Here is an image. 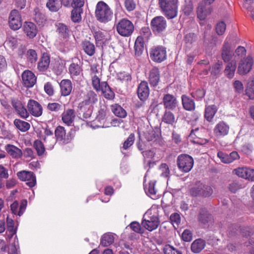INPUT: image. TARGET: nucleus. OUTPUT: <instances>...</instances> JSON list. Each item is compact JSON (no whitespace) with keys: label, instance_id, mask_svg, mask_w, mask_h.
I'll return each mask as SVG.
<instances>
[{"label":"nucleus","instance_id":"obj_1","mask_svg":"<svg viewBox=\"0 0 254 254\" xmlns=\"http://www.w3.org/2000/svg\"><path fill=\"white\" fill-rule=\"evenodd\" d=\"M95 15L97 21L105 24L112 20L113 12L106 3L103 1H100L96 4Z\"/></svg>","mask_w":254,"mask_h":254},{"label":"nucleus","instance_id":"obj_2","mask_svg":"<svg viewBox=\"0 0 254 254\" xmlns=\"http://www.w3.org/2000/svg\"><path fill=\"white\" fill-rule=\"evenodd\" d=\"M158 212L157 208H152L143 216L141 225L145 229L152 231L158 227L160 221Z\"/></svg>","mask_w":254,"mask_h":254},{"label":"nucleus","instance_id":"obj_3","mask_svg":"<svg viewBox=\"0 0 254 254\" xmlns=\"http://www.w3.org/2000/svg\"><path fill=\"white\" fill-rule=\"evenodd\" d=\"M161 10L168 19L176 17L178 14V0H159Z\"/></svg>","mask_w":254,"mask_h":254},{"label":"nucleus","instance_id":"obj_4","mask_svg":"<svg viewBox=\"0 0 254 254\" xmlns=\"http://www.w3.org/2000/svg\"><path fill=\"white\" fill-rule=\"evenodd\" d=\"M213 192V190L210 186L200 182L196 183L189 190L190 194L192 197H209Z\"/></svg>","mask_w":254,"mask_h":254},{"label":"nucleus","instance_id":"obj_5","mask_svg":"<svg viewBox=\"0 0 254 254\" xmlns=\"http://www.w3.org/2000/svg\"><path fill=\"white\" fill-rule=\"evenodd\" d=\"M23 97H12L10 103L16 114L23 119L26 120L30 115L25 107V103Z\"/></svg>","mask_w":254,"mask_h":254},{"label":"nucleus","instance_id":"obj_6","mask_svg":"<svg viewBox=\"0 0 254 254\" xmlns=\"http://www.w3.org/2000/svg\"><path fill=\"white\" fill-rule=\"evenodd\" d=\"M116 28L118 34L125 37L130 36L134 30L133 23L126 18L120 20L116 24Z\"/></svg>","mask_w":254,"mask_h":254},{"label":"nucleus","instance_id":"obj_7","mask_svg":"<svg viewBox=\"0 0 254 254\" xmlns=\"http://www.w3.org/2000/svg\"><path fill=\"white\" fill-rule=\"evenodd\" d=\"M177 165L181 172L188 173L191 170L193 166V159L188 154H182L177 157Z\"/></svg>","mask_w":254,"mask_h":254},{"label":"nucleus","instance_id":"obj_8","mask_svg":"<svg viewBox=\"0 0 254 254\" xmlns=\"http://www.w3.org/2000/svg\"><path fill=\"white\" fill-rule=\"evenodd\" d=\"M150 26L154 34H163L167 26V21L163 16H157L151 20Z\"/></svg>","mask_w":254,"mask_h":254},{"label":"nucleus","instance_id":"obj_9","mask_svg":"<svg viewBox=\"0 0 254 254\" xmlns=\"http://www.w3.org/2000/svg\"><path fill=\"white\" fill-rule=\"evenodd\" d=\"M74 130L71 129L67 133L64 127L58 126L55 130V135L56 140L63 144L69 143L74 137Z\"/></svg>","mask_w":254,"mask_h":254},{"label":"nucleus","instance_id":"obj_10","mask_svg":"<svg viewBox=\"0 0 254 254\" xmlns=\"http://www.w3.org/2000/svg\"><path fill=\"white\" fill-rule=\"evenodd\" d=\"M150 58L154 62L160 63L166 58V48L162 46H154L149 52Z\"/></svg>","mask_w":254,"mask_h":254},{"label":"nucleus","instance_id":"obj_11","mask_svg":"<svg viewBox=\"0 0 254 254\" xmlns=\"http://www.w3.org/2000/svg\"><path fill=\"white\" fill-rule=\"evenodd\" d=\"M107 113L108 108L107 106L105 104L100 105L93 124L97 127H105Z\"/></svg>","mask_w":254,"mask_h":254},{"label":"nucleus","instance_id":"obj_12","mask_svg":"<svg viewBox=\"0 0 254 254\" xmlns=\"http://www.w3.org/2000/svg\"><path fill=\"white\" fill-rule=\"evenodd\" d=\"M8 24L10 29L13 30L19 29L22 26L21 16L16 9L12 10L8 17Z\"/></svg>","mask_w":254,"mask_h":254},{"label":"nucleus","instance_id":"obj_13","mask_svg":"<svg viewBox=\"0 0 254 254\" xmlns=\"http://www.w3.org/2000/svg\"><path fill=\"white\" fill-rule=\"evenodd\" d=\"M197 221L204 225H209L214 221L212 215L205 207H200L199 209L197 217Z\"/></svg>","mask_w":254,"mask_h":254},{"label":"nucleus","instance_id":"obj_14","mask_svg":"<svg viewBox=\"0 0 254 254\" xmlns=\"http://www.w3.org/2000/svg\"><path fill=\"white\" fill-rule=\"evenodd\" d=\"M17 176L20 180L26 182L27 185L30 188H32L36 185V177L32 172L21 171L17 173Z\"/></svg>","mask_w":254,"mask_h":254},{"label":"nucleus","instance_id":"obj_15","mask_svg":"<svg viewBox=\"0 0 254 254\" xmlns=\"http://www.w3.org/2000/svg\"><path fill=\"white\" fill-rule=\"evenodd\" d=\"M210 4L206 3L204 1H200L197 8V17L201 20H204L206 17L211 13L213 10Z\"/></svg>","mask_w":254,"mask_h":254},{"label":"nucleus","instance_id":"obj_16","mask_svg":"<svg viewBox=\"0 0 254 254\" xmlns=\"http://www.w3.org/2000/svg\"><path fill=\"white\" fill-rule=\"evenodd\" d=\"M254 64L253 58L248 56L246 59L241 60L238 67L237 72L240 75H245L249 72Z\"/></svg>","mask_w":254,"mask_h":254},{"label":"nucleus","instance_id":"obj_17","mask_svg":"<svg viewBox=\"0 0 254 254\" xmlns=\"http://www.w3.org/2000/svg\"><path fill=\"white\" fill-rule=\"evenodd\" d=\"M27 111L29 114L35 117H39L42 115L43 108L41 105L37 101L29 99L27 105Z\"/></svg>","mask_w":254,"mask_h":254},{"label":"nucleus","instance_id":"obj_18","mask_svg":"<svg viewBox=\"0 0 254 254\" xmlns=\"http://www.w3.org/2000/svg\"><path fill=\"white\" fill-rule=\"evenodd\" d=\"M21 76L23 84L26 87H32L36 83L37 78L35 75L29 70L24 71Z\"/></svg>","mask_w":254,"mask_h":254},{"label":"nucleus","instance_id":"obj_19","mask_svg":"<svg viewBox=\"0 0 254 254\" xmlns=\"http://www.w3.org/2000/svg\"><path fill=\"white\" fill-rule=\"evenodd\" d=\"M82 63L79 59L76 58L68 67L69 73L72 79L82 73Z\"/></svg>","mask_w":254,"mask_h":254},{"label":"nucleus","instance_id":"obj_20","mask_svg":"<svg viewBox=\"0 0 254 254\" xmlns=\"http://www.w3.org/2000/svg\"><path fill=\"white\" fill-rule=\"evenodd\" d=\"M217 157L222 162L225 164L232 163L234 161L239 159L240 157L238 153L236 151H232L229 154L220 151L217 153Z\"/></svg>","mask_w":254,"mask_h":254},{"label":"nucleus","instance_id":"obj_21","mask_svg":"<svg viewBox=\"0 0 254 254\" xmlns=\"http://www.w3.org/2000/svg\"><path fill=\"white\" fill-rule=\"evenodd\" d=\"M177 98L174 95L167 93L163 95L162 104L164 108L168 110H174L178 105Z\"/></svg>","mask_w":254,"mask_h":254},{"label":"nucleus","instance_id":"obj_22","mask_svg":"<svg viewBox=\"0 0 254 254\" xmlns=\"http://www.w3.org/2000/svg\"><path fill=\"white\" fill-rule=\"evenodd\" d=\"M137 93L139 99L142 101H144L148 98L150 90L147 81H141L138 86Z\"/></svg>","mask_w":254,"mask_h":254},{"label":"nucleus","instance_id":"obj_23","mask_svg":"<svg viewBox=\"0 0 254 254\" xmlns=\"http://www.w3.org/2000/svg\"><path fill=\"white\" fill-rule=\"evenodd\" d=\"M78 107L83 114V120L85 121L91 117L94 108L93 106L83 100L79 103Z\"/></svg>","mask_w":254,"mask_h":254},{"label":"nucleus","instance_id":"obj_24","mask_svg":"<svg viewBox=\"0 0 254 254\" xmlns=\"http://www.w3.org/2000/svg\"><path fill=\"white\" fill-rule=\"evenodd\" d=\"M234 55L230 43L225 41L221 49V58L225 63L229 62Z\"/></svg>","mask_w":254,"mask_h":254},{"label":"nucleus","instance_id":"obj_25","mask_svg":"<svg viewBox=\"0 0 254 254\" xmlns=\"http://www.w3.org/2000/svg\"><path fill=\"white\" fill-rule=\"evenodd\" d=\"M22 29L24 33L30 39L34 38L38 32L36 25L32 22H24Z\"/></svg>","mask_w":254,"mask_h":254},{"label":"nucleus","instance_id":"obj_26","mask_svg":"<svg viewBox=\"0 0 254 254\" xmlns=\"http://www.w3.org/2000/svg\"><path fill=\"white\" fill-rule=\"evenodd\" d=\"M197 39V35L194 33L190 32L184 36L183 40L185 43L184 49L186 52H189L191 49Z\"/></svg>","mask_w":254,"mask_h":254},{"label":"nucleus","instance_id":"obj_27","mask_svg":"<svg viewBox=\"0 0 254 254\" xmlns=\"http://www.w3.org/2000/svg\"><path fill=\"white\" fill-rule=\"evenodd\" d=\"M229 130L228 125L224 121H220L215 126L213 132L217 136H224L228 133Z\"/></svg>","mask_w":254,"mask_h":254},{"label":"nucleus","instance_id":"obj_28","mask_svg":"<svg viewBox=\"0 0 254 254\" xmlns=\"http://www.w3.org/2000/svg\"><path fill=\"white\" fill-rule=\"evenodd\" d=\"M60 92L64 97L68 96L72 90V83L69 79H63L60 83Z\"/></svg>","mask_w":254,"mask_h":254},{"label":"nucleus","instance_id":"obj_29","mask_svg":"<svg viewBox=\"0 0 254 254\" xmlns=\"http://www.w3.org/2000/svg\"><path fill=\"white\" fill-rule=\"evenodd\" d=\"M160 71L157 67H153L149 71L148 75V81L152 87H155L158 85L160 81Z\"/></svg>","mask_w":254,"mask_h":254},{"label":"nucleus","instance_id":"obj_30","mask_svg":"<svg viewBox=\"0 0 254 254\" xmlns=\"http://www.w3.org/2000/svg\"><path fill=\"white\" fill-rule=\"evenodd\" d=\"M181 101L183 108L188 111H193L195 109L194 99L186 94L181 96Z\"/></svg>","mask_w":254,"mask_h":254},{"label":"nucleus","instance_id":"obj_31","mask_svg":"<svg viewBox=\"0 0 254 254\" xmlns=\"http://www.w3.org/2000/svg\"><path fill=\"white\" fill-rule=\"evenodd\" d=\"M5 150L9 155L13 159H19L23 155L22 151L14 145L7 144L5 146Z\"/></svg>","mask_w":254,"mask_h":254},{"label":"nucleus","instance_id":"obj_32","mask_svg":"<svg viewBox=\"0 0 254 254\" xmlns=\"http://www.w3.org/2000/svg\"><path fill=\"white\" fill-rule=\"evenodd\" d=\"M75 118V111L72 109L64 110L62 114L63 122L67 126H70L73 123Z\"/></svg>","mask_w":254,"mask_h":254},{"label":"nucleus","instance_id":"obj_33","mask_svg":"<svg viewBox=\"0 0 254 254\" xmlns=\"http://www.w3.org/2000/svg\"><path fill=\"white\" fill-rule=\"evenodd\" d=\"M50 58L47 53H44L39 62L38 63L37 68L39 71L44 72L46 71L50 65Z\"/></svg>","mask_w":254,"mask_h":254},{"label":"nucleus","instance_id":"obj_34","mask_svg":"<svg viewBox=\"0 0 254 254\" xmlns=\"http://www.w3.org/2000/svg\"><path fill=\"white\" fill-rule=\"evenodd\" d=\"M82 50L88 56H92L95 53V46L90 41L85 40L81 43Z\"/></svg>","mask_w":254,"mask_h":254},{"label":"nucleus","instance_id":"obj_35","mask_svg":"<svg viewBox=\"0 0 254 254\" xmlns=\"http://www.w3.org/2000/svg\"><path fill=\"white\" fill-rule=\"evenodd\" d=\"M104 97L108 100H113L115 98V93L108 85L107 82H102V87L101 90Z\"/></svg>","mask_w":254,"mask_h":254},{"label":"nucleus","instance_id":"obj_36","mask_svg":"<svg viewBox=\"0 0 254 254\" xmlns=\"http://www.w3.org/2000/svg\"><path fill=\"white\" fill-rule=\"evenodd\" d=\"M206 242L202 239L194 240L191 245V250L195 254L200 253L205 247Z\"/></svg>","mask_w":254,"mask_h":254},{"label":"nucleus","instance_id":"obj_37","mask_svg":"<svg viewBox=\"0 0 254 254\" xmlns=\"http://www.w3.org/2000/svg\"><path fill=\"white\" fill-rule=\"evenodd\" d=\"M98 95L93 90H89L84 95L83 101L93 106L98 101Z\"/></svg>","mask_w":254,"mask_h":254},{"label":"nucleus","instance_id":"obj_38","mask_svg":"<svg viewBox=\"0 0 254 254\" xmlns=\"http://www.w3.org/2000/svg\"><path fill=\"white\" fill-rule=\"evenodd\" d=\"M217 111V108L215 105L206 106L204 112V118L209 122H211Z\"/></svg>","mask_w":254,"mask_h":254},{"label":"nucleus","instance_id":"obj_39","mask_svg":"<svg viewBox=\"0 0 254 254\" xmlns=\"http://www.w3.org/2000/svg\"><path fill=\"white\" fill-rule=\"evenodd\" d=\"M145 138L148 142L152 141L154 145H160L161 139L158 135H156L154 130L148 131L144 133Z\"/></svg>","mask_w":254,"mask_h":254},{"label":"nucleus","instance_id":"obj_40","mask_svg":"<svg viewBox=\"0 0 254 254\" xmlns=\"http://www.w3.org/2000/svg\"><path fill=\"white\" fill-rule=\"evenodd\" d=\"M236 69V63L235 61L228 62L224 71L225 76L228 78H232Z\"/></svg>","mask_w":254,"mask_h":254},{"label":"nucleus","instance_id":"obj_41","mask_svg":"<svg viewBox=\"0 0 254 254\" xmlns=\"http://www.w3.org/2000/svg\"><path fill=\"white\" fill-rule=\"evenodd\" d=\"M34 19L39 25L43 24L46 21V18L43 12L39 8L36 7L34 10Z\"/></svg>","mask_w":254,"mask_h":254},{"label":"nucleus","instance_id":"obj_42","mask_svg":"<svg viewBox=\"0 0 254 254\" xmlns=\"http://www.w3.org/2000/svg\"><path fill=\"white\" fill-rule=\"evenodd\" d=\"M13 124L17 129L22 132L27 131L30 127V125L29 123L19 119H15L13 121Z\"/></svg>","mask_w":254,"mask_h":254},{"label":"nucleus","instance_id":"obj_43","mask_svg":"<svg viewBox=\"0 0 254 254\" xmlns=\"http://www.w3.org/2000/svg\"><path fill=\"white\" fill-rule=\"evenodd\" d=\"M114 235L112 233L104 234L101 237L100 245L103 247H108L112 244L114 242Z\"/></svg>","mask_w":254,"mask_h":254},{"label":"nucleus","instance_id":"obj_44","mask_svg":"<svg viewBox=\"0 0 254 254\" xmlns=\"http://www.w3.org/2000/svg\"><path fill=\"white\" fill-rule=\"evenodd\" d=\"M46 7L53 12L58 11L62 8V4L59 0H48Z\"/></svg>","mask_w":254,"mask_h":254},{"label":"nucleus","instance_id":"obj_45","mask_svg":"<svg viewBox=\"0 0 254 254\" xmlns=\"http://www.w3.org/2000/svg\"><path fill=\"white\" fill-rule=\"evenodd\" d=\"M92 31L96 45L98 46L104 44L105 42V33L100 30H94Z\"/></svg>","mask_w":254,"mask_h":254},{"label":"nucleus","instance_id":"obj_46","mask_svg":"<svg viewBox=\"0 0 254 254\" xmlns=\"http://www.w3.org/2000/svg\"><path fill=\"white\" fill-rule=\"evenodd\" d=\"M57 30L60 36L66 38L69 36V30L68 27L64 23H59L57 25Z\"/></svg>","mask_w":254,"mask_h":254},{"label":"nucleus","instance_id":"obj_47","mask_svg":"<svg viewBox=\"0 0 254 254\" xmlns=\"http://www.w3.org/2000/svg\"><path fill=\"white\" fill-rule=\"evenodd\" d=\"M111 110L113 113L117 117L124 118L127 116V112L120 105L114 104L111 106Z\"/></svg>","mask_w":254,"mask_h":254},{"label":"nucleus","instance_id":"obj_48","mask_svg":"<svg viewBox=\"0 0 254 254\" xmlns=\"http://www.w3.org/2000/svg\"><path fill=\"white\" fill-rule=\"evenodd\" d=\"M162 121L167 124L173 125L175 122V116L171 111L166 110L162 117Z\"/></svg>","mask_w":254,"mask_h":254},{"label":"nucleus","instance_id":"obj_49","mask_svg":"<svg viewBox=\"0 0 254 254\" xmlns=\"http://www.w3.org/2000/svg\"><path fill=\"white\" fill-rule=\"evenodd\" d=\"M193 6L191 0H185L184 5L182 6V10L185 15H190L193 12Z\"/></svg>","mask_w":254,"mask_h":254},{"label":"nucleus","instance_id":"obj_50","mask_svg":"<svg viewBox=\"0 0 254 254\" xmlns=\"http://www.w3.org/2000/svg\"><path fill=\"white\" fill-rule=\"evenodd\" d=\"M83 12L82 8H73L71 12V19L74 22H79L81 20V14Z\"/></svg>","mask_w":254,"mask_h":254},{"label":"nucleus","instance_id":"obj_51","mask_svg":"<svg viewBox=\"0 0 254 254\" xmlns=\"http://www.w3.org/2000/svg\"><path fill=\"white\" fill-rule=\"evenodd\" d=\"M33 146L37 151L38 156H42L45 152V147L43 143L40 140H36L33 143Z\"/></svg>","mask_w":254,"mask_h":254},{"label":"nucleus","instance_id":"obj_52","mask_svg":"<svg viewBox=\"0 0 254 254\" xmlns=\"http://www.w3.org/2000/svg\"><path fill=\"white\" fill-rule=\"evenodd\" d=\"M140 40V37H138L136 40L134 46L135 55L136 56H139L142 53L144 50V44Z\"/></svg>","mask_w":254,"mask_h":254},{"label":"nucleus","instance_id":"obj_53","mask_svg":"<svg viewBox=\"0 0 254 254\" xmlns=\"http://www.w3.org/2000/svg\"><path fill=\"white\" fill-rule=\"evenodd\" d=\"M134 140L135 135L134 133H131L123 143V146L121 147V149L127 150L133 145L134 142Z\"/></svg>","mask_w":254,"mask_h":254},{"label":"nucleus","instance_id":"obj_54","mask_svg":"<svg viewBox=\"0 0 254 254\" xmlns=\"http://www.w3.org/2000/svg\"><path fill=\"white\" fill-rule=\"evenodd\" d=\"M190 95L196 101H199L205 96V91L203 89L199 88L195 91L191 92Z\"/></svg>","mask_w":254,"mask_h":254},{"label":"nucleus","instance_id":"obj_55","mask_svg":"<svg viewBox=\"0 0 254 254\" xmlns=\"http://www.w3.org/2000/svg\"><path fill=\"white\" fill-rule=\"evenodd\" d=\"M92 85L96 91L99 92L101 90L102 87V82H101L100 79L97 75L92 76Z\"/></svg>","mask_w":254,"mask_h":254},{"label":"nucleus","instance_id":"obj_56","mask_svg":"<svg viewBox=\"0 0 254 254\" xmlns=\"http://www.w3.org/2000/svg\"><path fill=\"white\" fill-rule=\"evenodd\" d=\"M164 254H182V253L170 245H166L163 248Z\"/></svg>","mask_w":254,"mask_h":254},{"label":"nucleus","instance_id":"obj_57","mask_svg":"<svg viewBox=\"0 0 254 254\" xmlns=\"http://www.w3.org/2000/svg\"><path fill=\"white\" fill-rule=\"evenodd\" d=\"M246 94L250 99H254V80L248 82L246 89Z\"/></svg>","mask_w":254,"mask_h":254},{"label":"nucleus","instance_id":"obj_58","mask_svg":"<svg viewBox=\"0 0 254 254\" xmlns=\"http://www.w3.org/2000/svg\"><path fill=\"white\" fill-rule=\"evenodd\" d=\"M62 104L57 102H53L49 103L47 108L51 112L58 113L62 110Z\"/></svg>","mask_w":254,"mask_h":254},{"label":"nucleus","instance_id":"obj_59","mask_svg":"<svg viewBox=\"0 0 254 254\" xmlns=\"http://www.w3.org/2000/svg\"><path fill=\"white\" fill-rule=\"evenodd\" d=\"M140 39L142 38L145 40H147L152 35L151 30L148 26L142 27L140 30Z\"/></svg>","mask_w":254,"mask_h":254},{"label":"nucleus","instance_id":"obj_60","mask_svg":"<svg viewBox=\"0 0 254 254\" xmlns=\"http://www.w3.org/2000/svg\"><path fill=\"white\" fill-rule=\"evenodd\" d=\"M27 56L28 60L31 63H35L38 59L37 53L33 49H29L27 51Z\"/></svg>","mask_w":254,"mask_h":254},{"label":"nucleus","instance_id":"obj_61","mask_svg":"<svg viewBox=\"0 0 254 254\" xmlns=\"http://www.w3.org/2000/svg\"><path fill=\"white\" fill-rule=\"evenodd\" d=\"M159 170L161 172V176L168 178L170 176V170L168 165L166 163H162L159 166Z\"/></svg>","mask_w":254,"mask_h":254},{"label":"nucleus","instance_id":"obj_62","mask_svg":"<svg viewBox=\"0 0 254 254\" xmlns=\"http://www.w3.org/2000/svg\"><path fill=\"white\" fill-rule=\"evenodd\" d=\"M0 131L3 138L8 137L11 134L10 131L7 129L5 123L1 121H0Z\"/></svg>","mask_w":254,"mask_h":254},{"label":"nucleus","instance_id":"obj_63","mask_svg":"<svg viewBox=\"0 0 254 254\" xmlns=\"http://www.w3.org/2000/svg\"><path fill=\"white\" fill-rule=\"evenodd\" d=\"M129 226L132 230L136 233L141 234L144 232V231L141 228L140 224L137 222L134 221L131 222L129 224Z\"/></svg>","mask_w":254,"mask_h":254},{"label":"nucleus","instance_id":"obj_64","mask_svg":"<svg viewBox=\"0 0 254 254\" xmlns=\"http://www.w3.org/2000/svg\"><path fill=\"white\" fill-rule=\"evenodd\" d=\"M222 63L221 62H218L216 63L213 66H212V69L211 72V73L212 75H213L214 76H218L222 69Z\"/></svg>","mask_w":254,"mask_h":254}]
</instances>
